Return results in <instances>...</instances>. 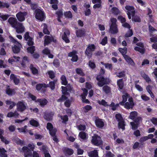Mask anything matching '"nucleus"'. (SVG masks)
I'll return each instance as SVG.
<instances>
[{
    "mask_svg": "<svg viewBox=\"0 0 157 157\" xmlns=\"http://www.w3.org/2000/svg\"><path fill=\"white\" fill-rule=\"evenodd\" d=\"M95 123L96 125L98 127L100 128H102L104 126L103 122L99 118H96L95 120Z\"/></svg>",
    "mask_w": 157,
    "mask_h": 157,
    "instance_id": "17",
    "label": "nucleus"
},
{
    "mask_svg": "<svg viewBox=\"0 0 157 157\" xmlns=\"http://www.w3.org/2000/svg\"><path fill=\"white\" fill-rule=\"evenodd\" d=\"M45 40L44 44L45 45H48L52 40L53 38L50 36H46L44 37Z\"/></svg>",
    "mask_w": 157,
    "mask_h": 157,
    "instance_id": "26",
    "label": "nucleus"
},
{
    "mask_svg": "<svg viewBox=\"0 0 157 157\" xmlns=\"http://www.w3.org/2000/svg\"><path fill=\"white\" fill-rule=\"evenodd\" d=\"M26 109V106L23 102L19 101L17 104V109L21 112H23Z\"/></svg>",
    "mask_w": 157,
    "mask_h": 157,
    "instance_id": "8",
    "label": "nucleus"
},
{
    "mask_svg": "<svg viewBox=\"0 0 157 157\" xmlns=\"http://www.w3.org/2000/svg\"><path fill=\"white\" fill-rule=\"evenodd\" d=\"M117 84L119 88L122 89L124 86V82L123 81V79H121L118 80L117 81Z\"/></svg>",
    "mask_w": 157,
    "mask_h": 157,
    "instance_id": "32",
    "label": "nucleus"
},
{
    "mask_svg": "<svg viewBox=\"0 0 157 157\" xmlns=\"http://www.w3.org/2000/svg\"><path fill=\"white\" fill-rule=\"evenodd\" d=\"M65 15L68 18H71L72 17V14L70 11L65 12L64 13Z\"/></svg>",
    "mask_w": 157,
    "mask_h": 157,
    "instance_id": "54",
    "label": "nucleus"
},
{
    "mask_svg": "<svg viewBox=\"0 0 157 157\" xmlns=\"http://www.w3.org/2000/svg\"><path fill=\"white\" fill-rule=\"evenodd\" d=\"M134 49L135 50L141 53H144V51L143 47H136Z\"/></svg>",
    "mask_w": 157,
    "mask_h": 157,
    "instance_id": "47",
    "label": "nucleus"
},
{
    "mask_svg": "<svg viewBox=\"0 0 157 157\" xmlns=\"http://www.w3.org/2000/svg\"><path fill=\"white\" fill-rule=\"evenodd\" d=\"M60 118L61 119L63 120L64 122H66L68 120V116L66 115H64L63 116H60Z\"/></svg>",
    "mask_w": 157,
    "mask_h": 157,
    "instance_id": "59",
    "label": "nucleus"
},
{
    "mask_svg": "<svg viewBox=\"0 0 157 157\" xmlns=\"http://www.w3.org/2000/svg\"><path fill=\"white\" fill-rule=\"evenodd\" d=\"M95 48L94 44L89 45L86 48L85 54L89 58H90L92 55V52L94 51Z\"/></svg>",
    "mask_w": 157,
    "mask_h": 157,
    "instance_id": "3",
    "label": "nucleus"
},
{
    "mask_svg": "<svg viewBox=\"0 0 157 157\" xmlns=\"http://www.w3.org/2000/svg\"><path fill=\"white\" fill-rule=\"evenodd\" d=\"M25 157H39L38 154L36 151L33 152V155L31 151L27 147L24 146L22 148Z\"/></svg>",
    "mask_w": 157,
    "mask_h": 157,
    "instance_id": "1",
    "label": "nucleus"
},
{
    "mask_svg": "<svg viewBox=\"0 0 157 157\" xmlns=\"http://www.w3.org/2000/svg\"><path fill=\"white\" fill-rule=\"evenodd\" d=\"M142 99L145 101H147L149 100V98L147 97L146 95L144 94L141 96Z\"/></svg>",
    "mask_w": 157,
    "mask_h": 157,
    "instance_id": "56",
    "label": "nucleus"
},
{
    "mask_svg": "<svg viewBox=\"0 0 157 157\" xmlns=\"http://www.w3.org/2000/svg\"><path fill=\"white\" fill-rule=\"evenodd\" d=\"M13 92V90L9 88H7L6 90V94L9 95H12Z\"/></svg>",
    "mask_w": 157,
    "mask_h": 157,
    "instance_id": "46",
    "label": "nucleus"
},
{
    "mask_svg": "<svg viewBox=\"0 0 157 157\" xmlns=\"http://www.w3.org/2000/svg\"><path fill=\"white\" fill-rule=\"evenodd\" d=\"M125 8L128 10L127 14L128 18L131 19V15L132 17H133L135 14L134 7L132 6H126Z\"/></svg>",
    "mask_w": 157,
    "mask_h": 157,
    "instance_id": "5",
    "label": "nucleus"
},
{
    "mask_svg": "<svg viewBox=\"0 0 157 157\" xmlns=\"http://www.w3.org/2000/svg\"><path fill=\"white\" fill-rule=\"evenodd\" d=\"M89 65L90 67L92 68H94L96 67L95 63L90 61H89Z\"/></svg>",
    "mask_w": 157,
    "mask_h": 157,
    "instance_id": "62",
    "label": "nucleus"
},
{
    "mask_svg": "<svg viewBox=\"0 0 157 157\" xmlns=\"http://www.w3.org/2000/svg\"><path fill=\"white\" fill-rule=\"evenodd\" d=\"M53 64L56 67H58L59 65V63L58 59H55L53 61Z\"/></svg>",
    "mask_w": 157,
    "mask_h": 157,
    "instance_id": "63",
    "label": "nucleus"
},
{
    "mask_svg": "<svg viewBox=\"0 0 157 157\" xmlns=\"http://www.w3.org/2000/svg\"><path fill=\"white\" fill-rule=\"evenodd\" d=\"M96 79L98 81V85L100 87L106 84L104 77L101 75H99L96 77Z\"/></svg>",
    "mask_w": 157,
    "mask_h": 157,
    "instance_id": "10",
    "label": "nucleus"
},
{
    "mask_svg": "<svg viewBox=\"0 0 157 157\" xmlns=\"http://www.w3.org/2000/svg\"><path fill=\"white\" fill-rule=\"evenodd\" d=\"M129 96V94L127 93H125L123 95L122 97L123 98L122 101L120 103V104L124 105V103L127 101V98H128Z\"/></svg>",
    "mask_w": 157,
    "mask_h": 157,
    "instance_id": "24",
    "label": "nucleus"
},
{
    "mask_svg": "<svg viewBox=\"0 0 157 157\" xmlns=\"http://www.w3.org/2000/svg\"><path fill=\"white\" fill-rule=\"evenodd\" d=\"M103 90L106 93L108 94L110 92L111 89L107 85L105 86L102 88Z\"/></svg>",
    "mask_w": 157,
    "mask_h": 157,
    "instance_id": "34",
    "label": "nucleus"
},
{
    "mask_svg": "<svg viewBox=\"0 0 157 157\" xmlns=\"http://www.w3.org/2000/svg\"><path fill=\"white\" fill-rule=\"evenodd\" d=\"M107 38L105 36L102 40L101 44L103 45H105L107 43Z\"/></svg>",
    "mask_w": 157,
    "mask_h": 157,
    "instance_id": "57",
    "label": "nucleus"
},
{
    "mask_svg": "<svg viewBox=\"0 0 157 157\" xmlns=\"http://www.w3.org/2000/svg\"><path fill=\"white\" fill-rule=\"evenodd\" d=\"M65 151L66 154L69 155L72 154L73 153V151L70 149H66L65 150Z\"/></svg>",
    "mask_w": 157,
    "mask_h": 157,
    "instance_id": "48",
    "label": "nucleus"
},
{
    "mask_svg": "<svg viewBox=\"0 0 157 157\" xmlns=\"http://www.w3.org/2000/svg\"><path fill=\"white\" fill-rule=\"evenodd\" d=\"M115 117L116 119L118 122L123 120V118L121 115L120 114H116Z\"/></svg>",
    "mask_w": 157,
    "mask_h": 157,
    "instance_id": "49",
    "label": "nucleus"
},
{
    "mask_svg": "<svg viewBox=\"0 0 157 157\" xmlns=\"http://www.w3.org/2000/svg\"><path fill=\"white\" fill-rule=\"evenodd\" d=\"M112 12L115 15H117L119 13L120 11L119 9L116 7H113L111 10Z\"/></svg>",
    "mask_w": 157,
    "mask_h": 157,
    "instance_id": "37",
    "label": "nucleus"
},
{
    "mask_svg": "<svg viewBox=\"0 0 157 157\" xmlns=\"http://www.w3.org/2000/svg\"><path fill=\"white\" fill-rule=\"evenodd\" d=\"M37 101L40 103V105L41 106L45 105L47 103V100L45 99H38Z\"/></svg>",
    "mask_w": 157,
    "mask_h": 157,
    "instance_id": "29",
    "label": "nucleus"
},
{
    "mask_svg": "<svg viewBox=\"0 0 157 157\" xmlns=\"http://www.w3.org/2000/svg\"><path fill=\"white\" fill-rule=\"evenodd\" d=\"M2 142L4 143L5 144H7L9 143L10 141L6 138L3 136L0 138Z\"/></svg>",
    "mask_w": 157,
    "mask_h": 157,
    "instance_id": "50",
    "label": "nucleus"
},
{
    "mask_svg": "<svg viewBox=\"0 0 157 157\" xmlns=\"http://www.w3.org/2000/svg\"><path fill=\"white\" fill-rule=\"evenodd\" d=\"M98 102L100 105H102L105 106H109V105L107 102L103 99L101 101L98 100Z\"/></svg>",
    "mask_w": 157,
    "mask_h": 157,
    "instance_id": "40",
    "label": "nucleus"
},
{
    "mask_svg": "<svg viewBox=\"0 0 157 157\" xmlns=\"http://www.w3.org/2000/svg\"><path fill=\"white\" fill-rule=\"evenodd\" d=\"M124 126L125 124L124 123L123 120L119 122L118 127L119 128H121L123 130H124L125 129Z\"/></svg>",
    "mask_w": 157,
    "mask_h": 157,
    "instance_id": "43",
    "label": "nucleus"
},
{
    "mask_svg": "<svg viewBox=\"0 0 157 157\" xmlns=\"http://www.w3.org/2000/svg\"><path fill=\"white\" fill-rule=\"evenodd\" d=\"M25 40L28 41L27 43L29 46L32 45L33 44V42L32 39L29 36V33L26 32L25 34Z\"/></svg>",
    "mask_w": 157,
    "mask_h": 157,
    "instance_id": "15",
    "label": "nucleus"
},
{
    "mask_svg": "<svg viewBox=\"0 0 157 157\" xmlns=\"http://www.w3.org/2000/svg\"><path fill=\"white\" fill-rule=\"evenodd\" d=\"M92 109L91 106L90 105H87L83 107L82 111L85 113H87Z\"/></svg>",
    "mask_w": 157,
    "mask_h": 157,
    "instance_id": "35",
    "label": "nucleus"
},
{
    "mask_svg": "<svg viewBox=\"0 0 157 157\" xmlns=\"http://www.w3.org/2000/svg\"><path fill=\"white\" fill-rule=\"evenodd\" d=\"M83 92V94L81 95L82 99L85 100L86 98V96H87L88 94L87 90L85 88L82 89Z\"/></svg>",
    "mask_w": 157,
    "mask_h": 157,
    "instance_id": "38",
    "label": "nucleus"
},
{
    "mask_svg": "<svg viewBox=\"0 0 157 157\" xmlns=\"http://www.w3.org/2000/svg\"><path fill=\"white\" fill-rule=\"evenodd\" d=\"M63 98L64 99L63 101H65L64 105L65 106L67 107H69L71 105V101L65 96L63 97Z\"/></svg>",
    "mask_w": 157,
    "mask_h": 157,
    "instance_id": "22",
    "label": "nucleus"
},
{
    "mask_svg": "<svg viewBox=\"0 0 157 157\" xmlns=\"http://www.w3.org/2000/svg\"><path fill=\"white\" fill-rule=\"evenodd\" d=\"M35 17L36 19L43 21L44 19V15L43 12L39 9H37L35 11Z\"/></svg>",
    "mask_w": 157,
    "mask_h": 157,
    "instance_id": "4",
    "label": "nucleus"
},
{
    "mask_svg": "<svg viewBox=\"0 0 157 157\" xmlns=\"http://www.w3.org/2000/svg\"><path fill=\"white\" fill-rule=\"evenodd\" d=\"M92 142L94 145L98 146L102 144V141L100 136L97 135H94L92 136Z\"/></svg>",
    "mask_w": 157,
    "mask_h": 157,
    "instance_id": "6",
    "label": "nucleus"
},
{
    "mask_svg": "<svg viewBox=\"0 0 157 157\" xmlns=\"http://www.w3.org/2000/svg\"><path fill=\"white\" fill-rule=\"evenodd\" d=\"M110 32L112 34L117 33L118 32L117 25H111L110 27Z\"/></svg>",
    "mask_w": 157,
    "mask_h": 157,
    "instance_id": "21",
    "label": "nucleus"
},
{
    "mask_svg": "<svg viewBox=\"0 0 157 157\" xmlns=\"http://www.w3.org/2000/svg\"><path fill=\"white\" fill-rule=\"evenodd\" d=\"M124 57L128 63L132 66H134L135 63L133 61L130 57L126 55H124Z\"/></svg>",
    "mask_w": 157,
    "mask_h": 157,
    "instance_id": "20",
    "label": "nucleus"
},
{
    "mask_svg": "<svg viewBox=\"0 0 157 157\" xmlns=\"http://www.w3.org/2000/svg\"><path fill=\"white\" fill-rule=\"evenodd\" d=\"M47 128L49 130L50 134L51 136H53L55 135L56 132V129L53 128L52 125L51 123H48Z\"/></svg>",
    "mask_w": 157,
    "mask_h": 157,
    "instance_id": "11",
    "label": "nucleus"
},
{
    "mask_svg": "<svg viewBox=\"0 0 157 157\" xmlns=\"http://www.w3.org/2000/svg\"><path fill=\"white\" fill-rule=\"evenodd\" d=\"M57 81V80H54L53 81L50 82L49 83V86L47 85L48 87H50L51 89L52 90L54 89L55 88V84L56 83Z\"/></svg>",
    "mask_w": 157,
    "mask_h": 157,
    "instance_id": "31",
    "label": "nucleus"
},
{
    "mask_svg": "<svg viewBox=\"0 0 157 157\" xmlns=\"http://www.w3.org/2000/svg\"><path fill=\"white\" fill-rule=\"evenodd\" d=\"M131 125L132 126V128L134 130L136 129L138 127V124L137 123L135 124L134 122H131L130 123Z\"/></svg>",
    "mask_w": 157,
    "mask_h": 157,
    "instance_id": "51",
    "label": "nucleus"
},
{
    "mask_svg": "<svg viewBox=\"0 0 157 157\" xmlns=\"http://www.w3.org/2000/svg\"><path fill=\"white\" fill-rule=\"evenodd\" d=\"M43 26V32L45 34H48L50 33V32L47 29V26L45 24H44Z\"/></svg>",
    "mask_w": 157,
    "mask_h": 157,
    "instance_id": "44",
    "label": "nucleus"
},
{
    "mask_svg": "<svg viewBox=\"0 0 157 157\" xmlns=\"http://www.w3.org/2000/svg\"><path fill=\"white\" fill-rule=\"evenodd\" d=\"M48 73L50 78L51 79H52L55 77V76L54 73L52 71H49Z\"/></svg>",
    "mask_w": 157,
    "mask_h": 157,
    "instance_id": "61",
    "label": "nucleus"
},
{
    "mask_svg": "<svg viewBox=\"0 0 157 157\" xmlns=\"http://www.w3.org/2000/svg\"><path fill=\"white\" fill-rule=\"evenodd\" d=\"M53 114L54 113L52 112L45 113L44 116V118L47 121H49L52 119Z\"/></svg>",
    "mask_w": 157,
    "mask_h": 157,
    "instance_id": "23",
    "label": "nucleus"
},
{
    "mask_svg": "<svg viewBox=\"0 0 157 157\" xmlns=\"http://www.w3.org/2000/svg\"><path fill=\"white\" fill-rule=\"evenodd\" d=\"M63 30L64 33L62 36V38L66 43H68L70 42V40L68 39L67 36L70 35V32L68 29H63Z\"/></svg>",
    "mask_w": 157,
    "mask_h": 157,
    "instance_id": "7",
    "label": "nucleus"
},
{
    "mask_svg": "<svg viewBox=\"0 0 157 157\" xmlns=\"http://www.w3.org/2000/svg\"><path fill=\"white\" fill-rule=\"evenodd\" d=\"M61 79L62 81V84L63 85H66L67 83L66 77L65 76L63 75L61 77Z\"/></svg>",
    "mask_w": 157,
    "mask_h": 157,
    "instance_id": "36",
    "label": "nucleus"
},
{
    "mask_svg": "<svg viewBox=\"0 0 157 157\" xmlns=\"http://www.w3.org/2000/svg\"><path fill=\"white\" fill-rule=\"evenodd\" d=\"M43 151L45 157H51L48 151L46 149L43 150Z\"/></svg>",
    "mask_w": 157,
    "mask_h": 157,
    "instance_id": "64",
    "label": "nucleus"
},
{
    "mask_svg": "<svg viewBox=\"0 0 157 157\" xmlns=\"http://www.w3.org/2000/svg\"><path fill=\"white\" fill-rule=\"evenodd\" d=\"M27 15L25 12H20L16 14V17L18 20L20 21H22L25 19V16Z\"/></svg>",
    "mask_w": 157,
    "mask_h": 157,
    "instance_id": "13",
    "label": "nucleus"
},
{
    "mask_svg": "<svg viewBox=\"0 0 157 157\" xmlns=\"http://www.w3.org/2000/svg\"><path fill=\"white\" fill-rule=\"evenodd\" d=\"M29 123L31 125L36 127L39 124L37 121L33 119L30 120Z\"/></svg>",
    "mask_w": 157,
    "mask_h": 157,
    "instance_id": "41",
    "label": "nucleus"
},
{
    "mask_svg": "<svg viewBox=\"0 0 157 157\" xmlns=\"http://www.w3.org/2000/svg\"><path fill=\"white\" fill-rule=\"evenodd\" d=\"M29 68L33 75H36L38 73V70L34 67L33 64H31L29 67Z\"/></svg>",
    "mask_w": 157,
    "mask_h": 157,
    "instance_id": "25",
    "label": "nucleus"
},
{
    "mask_svg": "<svg viewBox=\"0 0 157 157\" xmlns=\"http://www.w3.org/2000/svg\"><path fill=\"white\" fill-rule=\"evenodd\" d=\"M85 31L84 29L78 30L76 31V36L78 37H81L84 36Z\"/></svg>",
    "mask_w": 157,
    "mask_h": 157,
    "instance_id": "19",
    "label": "nucleus"
},
{
    "mask_svg": "<svg viewBox=\"0 0 157 157\" xmlns=\"http://www.w3.org/2000/svg\"><path fill=\"white\" fill-rule=\"evenodd\" d=\"M0 152L1 153L0 157H7V155L6 154V151L4 149L0 148Z\"/></svg>",
    "mask_w": 157,
    "mask_h": 157,
    "instance_id": "30",
    "label": "nucleus"
},
{
    "mask_svg": "<svg viewBox=\"0 0 157 157\" xmlns=\"http://www.w3.org/2000/svg\"><path fill=\"white\" fill-rule=\"evenodd\" d=\"M86 135L85 132H81L79 133V137L83 139H85L86 138Z\"/></svg>",
    "mask_w": 157,
    "mask_h": 157,
    "instance_id": "45",
    "label": "nucleus"
},
{
    "mask_svg": "<svg viewBox=\"0 0 157 157\" xmlns=\"http://www.w3.org/2000/svg\"><path fill=\"white\" fill-rule=\"evenodd\" d=\"M16 32L18 33H22L25 31V27L22 23H18L15 28Z\"/></svg>",
    "mask_w": 157,
    "mask_h": 157,
    "instance_id": "12",
    "label": "nucleus"
},
{
    "mask_svg": "<svg viewBox=\"0 0 157 157\" xmlns=\"http://www.w3.org/2000/svg\"><path fill=\"white\" fill-rule=\"evenodd\" d=\"M124 107L127 109H132L134 105V103L133 101L132 98H129L128 100V101L124 103Z\"/></svg>",
    "mask_w": 157,
    "mask_h": 157,
    "instance_id": "9",
    "label": "nucleus"
},
{
    "mask_svg": "<svg viewBox=\"0 0 157 157\" xmlns=\"http://www.w3.org/2000/svg\"><path fill=\"white\" fill-rule=\"evenodd\" d=\"M137 113L136 111H133L130 113L129 116L130 118L132 119H134L137 116Z\"/></svg>",
    "mask_w": 157,
    "mask_h": 157,
    "instance_id": "39",
    "label": "nucleus"
},
{
    "mask_svg": "<svg viewBox=\"0 0 157 157\" xmlns=\"http://www.w3.org/2000/svg\"><path fill=\"white\" fill-rule=\"evenodd\" d=\"M10 80L13 81L15 85H17L20 82V80L14 74H11L10 76Z\"/></svg>",
    "mask_w": 157,
    "mask_h": 157,
    "instance_id": "16",
    "label": "nucleus"
},
{
    "mask_svg": "<svg viewBox=\"0 0 157 157\" xmlns=\"http://www.w3.org/2000/svg\"><path fill=\"white\" fill-rule=\"evenodd\" d=\"M8 22L12 25V27L15 28L19 23L15 18L10 17L8 20Z\"/></svg>",
    "mask_w": 157,
    "mask_h": 157,
    "instance_id": "14",
    "label": "nucleus"
},
{
    "mask_svg": "<svg viewBox=\"0 0 157 157\" xmlns=\"http://www.w3.org/2000/svg\"><path fill=\"white\" fill-rule=\"evenodd\" d=\"M23 60L21 64L23 67H25L27 64H28L29 63V60L28 59L26 56L23 57Z\"/></svg>",
    "mask_w": 157,
    "mask_h": 157,
    "instance_id": "28",
    "label": "nucleus"
},
{
    "mask_svg": "<svg viewBox=\"0 0 157 157\" xmlns=\"http://www.w3.org/2000/svg\"><path fill=\"white\" fill-rule=\"evenodd\" d=\"M76 148L77 149V154L78 155H80L83 154L84 152L83 150L79 148L78 146H76Z\"/></svg>",
    "mask_w": 157,
    "mask_h": 157,
    "instance_id": "53",
    "label": "nucleus"
},
{
    "mask_svg": "<svg viewBox=\"0 0 157 157\" xmlns=\"http://www.w3.org/2000/svg\"><path fill=\"white\" fill-rule=\"evenodd\" d=\"M27 49L29 52L33 53L35 51V48L34 47H32L28 48Z\"/></svg>",
    "mask_w": 157,
    "mask_h": 157,
    "instance_id": "60",
    "label": "nucleus"
},
{
    "mask_svg": "<svg viewBox=\"0 0 157 157\" xmlns=\"http://www.w3.org/2000/svg\"><path fill=\"white\" fill-rule=\"evenodd\" d=\"M42 87L46 88L48 86L45 84H39L36 85V88L37 90H39Z\"/></svg>",
    "mask_w": 157,
    "mask_h": 157,
    "instance_id": "33",
    "label": "nucleus"
},
{
    "mask_svg": "<svg viewBox=\"0 0 157 157\" xmlns=\"http://www.w3.org/2000/svg\"><path fill=\"white\" fill-rule=\"evenodd\" d=\"M88 154L90 157H98V152L96 150L91 151Z\"/></svg>",
    "mask_w": 157,
    "mask_h": 157,
    "instance_id": "27",
    "label": "nucleus"
},
{
    "mask_svg": "<svg viewBox=\"0 0 157 157\" xmlns=\"http://www.w3.org/2000/svg\"><path fill=\"white\" fill-rule=\"evenodd\" d=\"M133 34V32L132 29H130L129 31L127 32L125 35V37H128L131 36Z\"/></svg>",
    "mask_w": 157,
    "mask_h": 157,
    "instance_id": "52",
    "label": "nucleus"
},
{
    "mask_svg": "<svg viewBox=\"0 0 157 157\" xmlns=\"http://www.w3.org/2000/svg\"><path fill=\"white\" fill-rule=\"evenodd\" d=\"M8 129L11 132H13L15 130V127L13 125H11L8 127Z\"/></svg>",
    "mask_w": 157,
    "mask_h": 157,
    "instance_id": "58",
    "label": "nucleus"
},
{
    "mask_svg": "<svg viewBox=\"0 0 157 157\" xmlns=\"http://www.w3.org/2000/svg\"><path fill=\"white\" fill-rule=\"evenodd\" d=\"M119 51L122 53L124 56L125 55L127 52V48L126 47H124L123 48H119Z\"/></svg>",
    "mask_w": 157,
    "mask_h": 157,
    "instance_id": "42",
    "label": "nucleus"
},
{
    "mask_svg": "<svg viewBox=\"0 0 157 157\" xmlns=\"http://www.w3.org/2000/svg\"><path fill=\"white\" fill-rule=\"evenodd\" d=\"M19 116V114L16 111L14 112H9L7 114V117L9 118L14 117L15 118H18Z\"/></svg>",
    "mask_w": 157,
    "mask_h": 157,
    "instance_id": "18",
    "label": "nucleus"
},
{
    "mask_svg": "<svg viewBox=\"0 0 157 157\" xmlns=\"http://www.w3.org/2000/svg\"><path fill=\"white\" fill-rule=\"evenodd\" d=\"M10 40L14 44V46L12 48L13 52L16 53L19 52L21 46V44L12 37H11Z\"/></svg>",
    "mask_w": 157,
    "mask_h": 157,
    "instance_id": "2",
    "label": "nucleus"
},
{
    "mask_svg": "<svg viewBox=\"0 0 157 157\" xmlns=\"http://www.w3.org/2000/svg\"><path fill=\"white\" fill-rule=\"evenodd\" d=\"M151 121L154 124L157 125V118L153 117L151 120Z\"/></svg>",
    "mask_w": 157,
    "mask_h": 157,
    "instance_id": "55",
    "label": "nucleus"
}]
</instances>
